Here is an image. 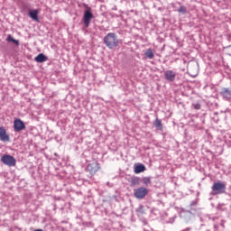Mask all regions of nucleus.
I'll use <instances>...</instances> for the list:
<instances>
[{"instance_id": "nucleus-1", "label": "nucleus", "mask_w": 231, "mask_h": 231, "mask_svg": "<svg viewBox=\"0 0 231 231\" xmlns=\"http://www.w3.org/2000/svg\"><path fill=\"white\" fill-rule=\"evenodd\" d=\"M104 43L108 49L113 50L118 47L120 41L118 40V36H116V33L109 32L106 34V36H105Z\"/></svg>"}, {"instance_id": "nucleus-2", "label": "nucleus", "mask_w": 231, "mask_h": 231, "mask_svg": "<svg viewBox=\"0 0 231 231\" xmlns=\"http://www.w3.org/2000/svg\"><path fill=\"white\" fill-rule=\"evenodd\" d=\"M1 162L8 167H15L16 166V159L14 156L9 155V154H4L1 157Z\"/></svg>"}, {"instance_id": "nucleus-3", "label": "nucleus", "mask_w": 231, "mask_h": 231, "mask_svg": "<svg viewBox=\"0 0 231 231\" xmlns=\"http://www.w3.org/2000/svg\"><path fill=\"white\" fill-rule=\"evenodd\" d=\"M212 190L216 195H221L226 192V184L221 181L215 182L212 186Z\"/></svg>"}, {"instance_id": "nucleus-4", "label": "nucleus", "mask_w": 231, "mask_h": 231, "mask_svg": "<svg viewBox=\"0 0 231 231\" xmlns=\"http://www.w3.org/2000/svg\"><path fill=\"white\" fill-rule=\"evenodd\" d=\"M93 13H91V8H88L83 16V22L86 28H89V24L91 23V20H93Z\"/></svg>"}, {"instance_id": "nucleus-5", "label": "nucleus", "mask_w": 231, "mask_h": 231, "mask_svg": "<svg viewBox=\"0 0 231 231\" xmlns=\"http://www.w3.org/2000/svg\"><path fill=\"white\" fill-rule=\"evenodd\" d=\"M14 129L16 133H20V132L25 130L26 129L25 123L20 118L14 119Z\"/></svg>"}, {"instance_id": "nucleus-6", "label": "nucleus", "mask_w": 231, "mask_h": 231, "mask_svg": "<svg viewBox=\"0 0 231 231\" xmlns=\"http://www.w3.org/2000/svg\"><path fill=\"white\" fill-rule=\"evenodd\" d=\"M148 193V189L144 187H139L134 189V197L138 199H143Z\"/></svg>"}, {"instance_id": "nucleus-7", "label": "nucleus", "mask_w": 231, "mask_h": 231, "mask_svg": "<svg viewBox=\"0 0 231 231\" xmlns=\"http://www.w3.org/2000/svg\"><path fill=\"white\" fill-rule=\"evenodd\" d=\"M188 72L191 77H196L198 75V65L195 62H189L187 67Z\"/></svg>"}, {"instance_id": "nucleus-8", "label": "nucleus", "mask_w": 231, "mask_h": 231, "mask_svg": "<svg viewBox=\"0 0 231 231\" xmlns=\"http://www.w3.org/2000/svg\"><path fill=\"white\" fill-rule=\"evenodd\" d=\"M99 168L100 167L97 162H92L88 165L87 170L91 175H95L98 171Z\"/></svg>"}, {"instance_id": "nucleus-9", "label": "nucleus", "mask_w": 231, "mask_h": 231, "mask_svg": "<svg viewBox=\"0 0 231 231\" xmlns=\"http://www.w3.org/2000/svg\"><path fill=\"white\" fill-rule=\"evenodd\" d=\"M0 140L2 142H10V136L4 126L0 127Z\"/></svg>"}, {"instance_id": "nucleus-10", "label": "nucleus", "mask_w": 231, "mask_h": 231, "mask_svg": "<svg viewBox=\"0 0 231 231\" xmlns=\"http://www.w3.org/2000/svg\"><path fill=\"white\" fill-rule=\"evenodd\" d=\"M164 78L169 82H173L176 79V73L171 69L164 72Z\"/></svg>"}, {"instance_id": "nucleus-11", "label": "nucleus", "mask_w": 231, "mask_h": 231, "mask_svg": "<svg viewBox=\"0 0 231 231\" xmlns=\"http://www.w3.org/2000/svg\"><path fill=\"white\" fill-rule=\"evenodd\" d=\"M29 17L36 22V23H40V19H39V10H31L29 12Z\"/></svg>"}, {"instance_id": "nucleus-12", "label": "nucleus", "mask_w": 231, "mask_h": 231, "mask_svg": "<svg viewBox=\"0 0 231 231\" xmlns=\"http://www.w3.org/2000/svg\"><path fill=\"white\" fill-rule=\"evenodd\" d=\"M34 60L38 63H44L48 60V57L43 53H40L34 58Z\"/></svg>"}, {"instance_id": "nucleus-13", "label": "nucleus", "mask_w": 231, "mask_h": 231, "mask_svg": "<svg viewBox=\"0 0 231 231\" xmlns=\"http://www.w3.org/2000/svg\"><path fill=\"white\" fill-rule=\"evenodd\" d=\"M145 171V166L143 164H139L134 167V173L140 174Z\"/></svg>"}, {"instance_id": "nucleus-14", "label": "nucleus", "mask_w": 231, "mask_h": 231, "mask_svg": "<svg viewBox=\"0 0 231 231\" xmlns=\"http://www.w3.org/2000/svg\"><path fill=\"white\" fill-rule=\"evenodd\" d=\"M144 55L147 59L152 60L154 58L153 50L152 49H147Z\"/></svg>"}, {"instance_id": "nucleus-15", "label": "nucleus", "mask_w": 231, "mask_h": 231, "mask_svg": "<svg viewBox=\"0 0 231 231\" xmlns=\"http://www.w3.org/2000/svg\"><path fill=\"white\" fill-rule=\"evenodd\" d=\"M155 128L159 131H162V121L161 119L159 118H156L154 123H153Z\"/></svg>"}, {"instance_id": "nucleus-16", "label": "nucleus", "mask_w": 231, "mask_h": 231, "mask_svg": "<svg viewBox=\"0 0 231 231\" xmlns=\"http://www.w3.org/2000/svg\"><path fill=\"white\" fill-rule=\"evenodd\" d=\"M221 95L225 98H228L231 97V90L229 88H223Z\"/></svg>"}, {"instance_id": "nucleus-17", "label": "nucleus", "mask_w": 231, "mask_h": 231, "mask_svg": "<svg viewBox=\"0 0 231 231\" xmlns=\"http://www.w3.org/2000/svg\"><path fill=\"white\" fill-rule=\"evenodd\" d=\"M7 42H13L15 45H19V41L15 40L14 38H13L12 35H8L7 36Z\"/></svg>"}, {"instance_id": "nucleus-18", "label": "nucleus", "mask_w": 231, "mask_h": 231, "mask_svg": "<svg viewBox=\"0 0 231 231\" xmlns=\"http://www.w3.org/2000/svg\"><path fill=\"white\" fill-rule=\"evenodd\" d=\"M143 184L148 186L149 184H151V178L150 177H144L143 179Z\"/></svg>"}, {"instance_id": "nucleus-19", "label": "nucleus", "mask_w": 231, "mask_h": 231, "mask_svg": "<svg viewBox=\"0 0 231 231\" xmlns=\"http://www.w3.org/2000/svg\"><path fill=\"white\" fill-rule=\"evenodd\" d=\"M179 13L185 14L186 13V8L184 6H180L178 10Z\"/></svg>"}, {"instance_id": "nucleus-20", "label": "nucleus", "mask_w": 231, "mask_h": 231, "mask_svg": "<svg viewBox=\"0 0 231 231\" xmlns=\"http://www.w3.org/2000/svg\"><path fill=\"white\" fill-rule=\"evenodd\" d=\"M194 107H195L196 110H199L200 109V105L196 104V105H194Z\"/></svg>"}, {"instance_id": "nucleus-21", "label": "nucleus", "mask_w": 231, "mask_h": 231, "mask_svg": "<svg viewBox=\"0 0 231 231\" xmlns=\"http://www.w3.org/2000/svg\"><path fill=\"white\" fill-rule=\"evenodd\" d=\"M189 230H190V227H187V228H185V229H183L181 231H189Z\"/></svg>"}, {"instance_id": "nucleus-22", "label": "nucleus", "mask_w": 231, "mask_h": 231, "mask_svg": "<svg viewBox=\"0 0 231 231\" xmlns=\"http://www.w3.org/2000/svg\"><path fill=\"white\" fill-rule=\"evenodd\" d=\"M34 231H43L42 229H35Z\"/></svg>"}]
</instances>
